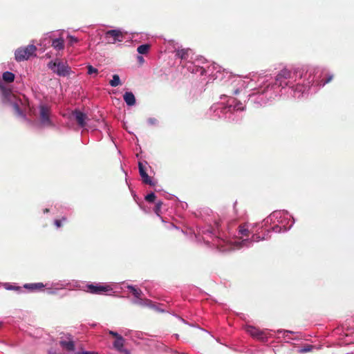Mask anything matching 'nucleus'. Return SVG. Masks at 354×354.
Segmentation results:
<instances>
[{"label": "nucleus", "mask_w": 354, "mask_h": 354, "mask_svg": "<svg viewBox=\"0 0 354 354\" xmlns=\"http://www.w3.org/2000/svg\"><path fill=\"white\" fill-rule=\"evenodd\" d=\"M294 218L288 212L274 211L266 218L259 225L243 224L239 227V237L230 240H225L215 236L211 230L203 231V239L207 245L215 246L221 252L239 250L249 248L254 242L266 240L270 237V232L276 233L289 230L294 224Z\"/></svg>", "instance_id": "1"}, {"label": "nucleus", "mask_w": 354, "mask_h": 354, "mask_svg": "<svg viewBox=\"0 0 354 354\" xmlns=\"http://www.w3.org/2000/svg\"><path fill=\"white\" fill-rule=\"evenodd\" d=\"M266 75L270 77V80L262 90V104L279 95L280 88H288L293 97L299 98L308 91L311 86L315 84L319 87L324 86L333 79V75H330L324 81L321 79V72L318 69L305 71L304 68L299 67H284L277 73L274 81L270 75Z\"/></svg>", "instance_id": "2"}, {"label": "nucleus", "mask_w": 354, "mask_h": 354, "mask_svg": "<svg viewBox=\"0 0 354 354\" xmlns=\"http://www.w3.org/2000/svg\"><path fill=\"white\" fill-rule=\"evenodd\" d=\"M224 75L227 76V79L225 82H227V85L232 87V94H238L243 89L249 88L250 91H254L252 93L248 94L250 97L255 95L262 96L263 86L270 80V77L267 75L256 74L253 75L252 77H241L240 76L232 75L227 72L221 73L220 71H217L216 73L213 74L215 80L219 79L222 80Z\"/></svg>", "instance_id": "3"}, {"label": "nucleus", "mask_w": 354, "mask_h": 354, "mask_svg": "<svg viewBox=\"0 0 354 354\" xmlns=\"http://www.w3.org/2000/svg\"><path fill=\"white\" fill-rule=\"evenodd\" d=\"M24 288L33 292L37 290H41L43 288H46V291L48 294L55 295L58 292L59 290L62 289L68 288L69 290L78 288H85V290L89 293L102 295L112 290L109 285H102L100 283L97 284H86L85 286L79 285L77 281H68L66 280L59 281L57 282L52 283L50 285L48 283L44 284L43 283H26L24 286Z\"/></svg>", "instance_id": "4"}, {"label": "nucleus", "mask_w": 354, "mask_h": 354, "mask_svg": "<svg viewBox=\"0 0 354 354\" xmlns=\"http://www.w3.org/2000/svg\"><path fill=\"white\" fill-rule=\"evenodd\" d=\"M245 109V105L240 102L230 97L227 100V104L223 102L214 104L210 108V111L214 113L213 119L216 118H225L229 120H235V115L243 111Z\"/></svg>", "instance_id": "5"}, {"label": "nucleus", "mask_w": 354, "mask_h": 354, "mask_svg": "<svg viewBox=\"0 0 354 354\" xmlns=\"http://www.w3.org/2000/svg\"><path fill=\"white\" fill-rule=\"evenodd\" d=\"M48 67L59 76L65 77L69 75L71 71L66 62H64L58 59L51 60L48 64Z\"/></svg>", "instance_id": "6"}, {"label": "nucleus", "mask_w": 354, "mask_h": 354, "mask_svg": "<svg viewBox=\"0 0 354 354\" xmlns=\"http://www.w3.org/2000/svg\"><path fill=\"white\" fill-rule=\"evenodd\" d=\"M36 50L37 48L33 44L20 47L15 50V58L17 62L28 60L30 57L36 56Z\"/></svg>", "instance_id": "7"}, {"label": "nucleus", "mask_w": 354, "mask_h": 354, "mask_svg": "<svg viewBox=\"0 0 354 354\" xmlns=\"http://www.w3.org/2000/svg\"><path fill=\"white\" fill-rule=\"evenodd\" d=\"M127 288L132 292L134 296V299H133V303L134 304L140 306L142 307H149L151 308H155L156 306L153 304V302L149 299H142L140 296L142 294V291L139 289L136 288L134 286L131 285H128Z\"/></svg>", "instance_id": "8"}, {"label": "nucleus", "mask_w": 354, "mask_h": 354, "mask_svg": "<svg viewBox=\"0 0 354 354\" xmlns=\"http://www.w3.org/2000/svg\"><path fill=\"white\" fill-rule=\"evenodd\" d=\"M39 112L40 123L43 126H53V122L50 119L51 108L49 105L41 103L38 106Z\"/></svg>", "instance_id": "9"}, {"label": "nucleus", "mask_w": 354, "mask_h": 354, "mask_svg": "<svg viewBox=\"0 0 354 354\" xmlns=\"http://www.w3.org/2000/svg\"><path fill=\"white\" fill-rule=\"evenodd\" d=\"M200 63H203V59H197L195 62H187L184 67L192 73L203 75L205 73V69L204 66L199 65Z\"/></svg>", "instance_id": "10"}, {"label": "nucleus", "mask_w": 354, "mask_h": 354, "mask_svg": "<svg viewBox=\"0 0 354 354\" xmlns=\"http://www.w3.org/2000/svg\"><path fill=\"white\" fill-rule=\"evenodd\" d=\"M3 95L5 97V99L10 101V104L12 105L13 109L15 110V113L18 116L21 117L24 120H26L27 118H26V115L24 113V112L21 110V109L19 107V103L20 101L15 100L14 102H12L11 99H10V97H11L10 92L8 90H6L5 88H3Z\"/></svg>", "instance_id": "11"}, {"label": "nucleus", "mask_w": 354, "mask_h": 354, "mask_svg": "<svg viewBox=\"0 0 354 354\" xmlns=\"http://www.w3.org/2000/svg\"><path fill=\"white\" fill-rule=\"evenodd\" d=\"M105 40L109 44H115L117 41H121L122 35L119 30H111L105 33Z\"/></svg>", "instance_id": "12"}, {"label": "nucleus", "mask_w": 354, "mask_h": 354, "mask_svg": "<svg viewBox=\"0 0 354 354\" xmlns=\"http://www.w3.org/2000/svg\"><path fill=\"white\" fill-rule=\"evenodd\" d=\"M245 330L248 333L256 339L262 341L268 340V336L266 335L263 330H261L252 326H247Z\"/></svg>", "instance_id": "13"}, {"label": "nucleus", "mask_w": 354, "mask_h": 354, "mask_svg": "<svg viewBox=\"0 0 354 354\" xmlns=\"http://www.w3.org/2000/svg\"><path fill=\"white\" fill-rule=\"evenodd\" d=\"M73 115L77 121L78 125L81 127H84L86 125V115L82 111L75 109L73 111Z\"/></svg>", "instance_id": "14"}, {"label": "nucleus", "mask_w": 354, "mask_h": 354, "mask_svg": "<svg viewBox=\"0 0 354 354\" xmlns=\"http://www.w3.org/2000/svg\"><path fill=\"white\" fill-rule=\"evenodd\" d=\"M138 169H139V173H140V176L142 177V181L145 184H147L149 185H154V183L152 181L151 178L147 174L145 166L143 165L142 162H138Z\"/></svg>", "instance_id": "15"}, {"label": "nucleus", "mask_w": 354, "mask_h": 354, "mask_svg": "<svg viewBox=\"0 0 354 354\" xmlns=\"http://www.w3.org/2000/svg\"><path fill=\"white\" fill-rule=\"evenodd\" d=\"M124 338L121 336L120 337H118L116 338V339L115 340V342H113V346L114 348L120 351V352H123L125 354H130V352L127 350V349H124L123 347H124Z\"/></svg>", "instance_id": "16"}, {"label": "nucleus", "mask_w": 354, "mask_h": 354, "mask_svg": "<svg viewBox=\"0 0 354 354\" xmlns=\"http://www.w3.org/2000/svg\"><path fill=\"white\" fill-rule=\"evenodd\" d=\"M123 97H124V102H126V104L128 106H131L136 104V98L132 92H130V91L125 92L123 95Z\"/></svg>", "instance_id": "17"}, {"label": "nucleus", "mask_w": 354, "mask_h": 354, "mask_svg": "<svg viewBox=\"0 0 354 354\" xmlns=\"http://www.w3.org/2000/svg\"><path fill=\"white\" fill-rule=\"evenodd\" d=\"M60 345L62 347L68 351H72L75 349V344L72 339H68L66 340H61Z\"/></svg>", "instance_id": "18"}, {"label": "nucleus", "mask_w": 354, "mask_h": 354, "mask_svg": "<svg viewBox=\"0 0 354 354\" xmlns=\"http://www.w3.org/2000/svg\"><path fill=\"white\" fill-rule=\"evenodd\" d=\"M52 46L57 50H61L64 48V39L62 38L54 39L52 41Z\"/></svg>", "instance_id": "19"}, {"label": "nucleus", "mask_w": 354, "mask_h": 354, "mask_svg": "<svg viewBox=\"0 0 354 354\" xmlns=\"http://www.w3.org/2000/svg\"><path fill=\"white\" fill-rule=\"evenodd\" d=\"M109 84L112 87H116L122 84L120 76L117 74L113 75L112 79L109 81Z\"/></svg>", "instance_id": "20"}, {"label": "nucleus", "mask_w": 354, "mask_h": 354, "mask_svg": "<svg viewBox=\"0 0 354 354\" xmlns=\"http://www.w3.org/2000/svg\"><path fill=\"white\" fill-rule=\"evenodd\" d=\"M189 51H190L189 49L178 50L176 56L183 60H185L188 57Z\"/></svg>", "instance_id": "21"}, {"label": "nucleus", "mask_w": 354, "mask_h": 354, "mask_svg": "<svg viewBox=\"0 0 354 354\" xmlns=\"http://www.w3.org/2000/svg\"><path fill=\"white\" fill-rule=\"evenodd\" d=\"M3 79L8 82H12L15 80V75L10 71H6L3 73Z\"/></svg>", "instance_id": "22"}, {"label": "nucleus", "mask_w": 354, "mask_h": 354, "mask_svg": "<svg viewBox=\"0 0 354 354\" xmlns=\"http://www.w3.org/2000/svg\"><path fill=\"white\" fill-rule=\"evenodd\" d=\"M150 46L149 44H142L137 48V51L140 54H146L149 51Z\"/></svg>", "instance_id": "23"}, {"label": "nucleus", "mask_w": 354, "mask_h": 354, "mask_svg": "<svg viewBox=\"0 0 354 354\" xmlns=\"http://www.w3.org/2000/svg\"><path fill=\"white\" fill-rule=\"evenodd\" d=\"M314 346L310 344H306L302 347L299 348L298 353H305L311 351L313 349Z\"/></svg>", "instance_id": "24"}, {"label": "nucleus", "mask_w": 354, "mask_h": 354, "mask_svg": "<svg viewBox=\"0 0 354 354\" xmlns=\"http://www.w3.org/2000/svg\"><path fill=\"white\" fill-rule=\"evenodd\" d=\"M87 69H88V71H87V73L90 75H97V73H98V70L95 68H94L93 66L91 65H88L87 66Z\"/></svg>", "instance_id": "25"}, {"label": "nucleus", "mask_w": 354, "mask_h": 354, "mask_svg": "<svg viewBox=\"0 0 354 354\" xmlns=\"http://www.w3.org/2000/svg\"><path fill=\"white\" fill-rule=\"evenodd\" d=\"M3 286L8 290H19L21 289L20 287L12 286L8 283H4Z\"/></svg>", "instance_id": "26"}, {"label": "nucleus", "mask_w": 354, "mask_h": 354, "mask_svg": "<svg viewBox=\"0 0 354 354\" xmlns=\"http://www.w3.org/2000/svg\"><path fill=\"white\" fill-rule=\"evenodd\" d=\"M155 199L156 195L153 192H151L145 196V200L149 203H153Z\"/></svg>", "instance_id": "27"}, {"label": "nucleus", "mask_w": 354, "mask_h": 354, "mask_svg": "<svg viewBox=\"0 0 354 354\" xmlns=\"http://www.w3.org/2000/svg\"><path fill=\"white\" fill-rule=\"evenodd\" d=\"M162 205V203L160 201H157L156 203L154 212L158 216H160V212Z\"/></svg>", "instance_id": "28"}, {"label": "nucleus", "mask_w": 354, "mask_h": 354, "mask_svg": "<svg viewBox=\"0 0 354 354\" xmlns=\"http://www.w3.org/2000/svg\"><path fill=\"white\" fill-rule=\"evenodd\" d=\"M68 43L71 46H73L74 44L77 43L78 41V39L73 35H68Z\"/></svg>", "instance_id": "29"}, {"label": "nucleus", "mask_w": 354, "mask_h": 354, "mask_svg": "<svg viewBox=\"0 0 354 354\" xmlns=\"http://www.w3.org/2000/svg\"><path fill=\"white\" fill-rule=\"evenodd\" d=\"M277 333H283V337H286L287 336L286 334H288V333L294 334V333H295V332H293L292 330H282V329L278 330Z\"/></svg>", "instance_id": "30"}, {"label": "nucleus", "mask_w": 354, "mask_h": 354, "mask_svg": "<svg viewBox=\"0 0 354 354\" xmlns=\"http://www.w3.org/2000/svg\"><path fill=\"white\" fill-rule=\"evenodd\" d=\"M147 122L150 125H155L157 124V120L156 118H150L147 120Z\"/></svg>", "instance_id": "31"}, {"label": "nucleus", "mask_w": 354, "mask_h": 354, "mask_svg": "<svg viewBox=\"0 0 354 354\" xmlns=\"http://www.w3.org/2000/svg\"><path fill=\"white\" fill-rule=\"evenodd\" d=\"M109 333H110L111 335H113L114 337H115L116 338L121 337V335H119L118 333L114 332V331H112V330H110V331H109Z\"/></svg>", "instance_id": "32"}, {"label": "nucleus", "mask_w": 354, "mask_h": 354, "mask_svg": "<svg viewBox=\"0 0 354 354\" xmlns=\"http://www.w3.org/2000/svg\"><path fill=\"white\" fill-rule=\"evenodd\" d=\"M54 223L57 227H59L62 225V221L60 220H55Z\"/></svg>", "instance_id": "33"}, {"label": "nucleus", "mask_w": 354, "mask_h": 354, "mask_svg": "<svg viewBox=\"0 0 354 354\" xmlns=\"http://www.w3.org/2000/svg\"><path fill=\"white\" fill-rule=\"evenodd\" d=\"M77 354H97V353L95 352H91V351H82L81 353H78Z\"/></svg>", "instance_id": "34"}, {"label": "nucleus", "mask_w": 354, "mask_h": 354, "mask_svg": "<svg viewBox=\"0 0 354 354\" xmlns=\"http://www.w3.org/2000/svg\"><path fill=\"white\" fill-rule=\"evenodd\" d=\"M138 58V59H139V61H140V62H144V59H143V57H142L139 56Z\"/></svg>", "instance_id": "35"}, {"label": "nucleus", "mask_w": 354, "mask_h": 354, "mask_svg": "<svg viewBox=\"0 0 354 354\" xmlns=\"http://www.w3.org/2000/svg\"><path fill=\"white\" fill-rule=\"evenodd\" d=\"M182 207H183V208L187 207V204L186 203H184L182 204Z\"/></svg>", "instance_id": "36"}, {"label": "nucleus", "mask_w": 354, "mask_h": 354, "mask_svg": "<svg viewBox=\"0 0 354 354\" xmlns=\"http://www.w3.org/2000/svg\"><path fill=\"white\" fill-rule=\"evenodd\" d=\"M62 220H63V221H66V218H65V217H63V218H62Z\"/></svg>", "instance_id": "37"}, {"label": "nucleus", "mask_w": 354, "mask_h": 354, "mask_svg": "<svg viewBox=\"0 0 354 354\" xmlns=\"http://www.w3.org/2000/svg\"><path fill=\"white\" fill-rule=\"evenodd\" d=\"M48 211V209H46L44 212H47Z\"/></svg>", "instance_id": "38"}]
</instances>
